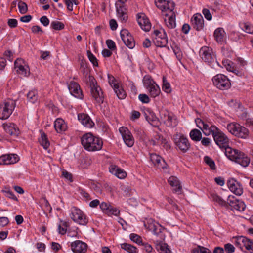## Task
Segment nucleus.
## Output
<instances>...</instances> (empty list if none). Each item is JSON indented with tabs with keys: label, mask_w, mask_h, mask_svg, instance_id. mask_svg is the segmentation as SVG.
I'll use <instances>...</instances> for the list:
<instances>
[{
	"label": "nucleus",
	"mask_w": 253,
	"mask_h": 253,
	"mask_svg": "<svg viewBox=\"0 0 253 253\" xmlns=\"http://www.w3.org/2000/svg\"><path fill=\"white\" fill-rule=\"evenodd\" d=\"M153 41L157 46L164 47L168 43V38L167 37H160L158 36L157 38H154Z\"/></svg>",
	"instance_id": "nucleus-36"
},
{
	"label": "nucleus",
	"mask_w": 253,
	"mask_h": 253,
	"mask_svg": "<svg viewBox=\"0 0 253 253\" xmlns=\"http://www.w3.org/2000/svg\"><path fill=\"white\" fill-rule=\"evenodd\" d=\"M170 14H169V13L165 14V15L166 16H169L168 18V20L166 19L165 20L166 24L167 26V27L169 28H173L176 26V23L175 21V18L173 17L174 13L173 12V11L172 12H169Z\"/></svg>",
	"instance_id": "nucleus-31"
},
{
	"label": "nucleus",
	"mask_w": 253,
	"mask_h": 253,
	"mask_svg": "<svg viewBox=\"0 0 253 253\" xmlns=\"http://www.w3.org/2000/svg\"><path fill=\"white\" fill-rule=\"evenodd\" d=\"M81 143L84 148L89 151H99L103 146L102 139L91 133H87L82 136Z\"/></svg>",
	"instance_id": "nucleus-2"
},
{
	"label": "nucleus",
	"mask_w": 253,
	"mask_h": 253,
	"mask_svg": "<svg viewBox=\"0 0 253 253\" xmlns=\"http://www.w3.org/2000/svg\"><path fill=\"white\" fill-rule=\"evenodd\" d=\"M91 94L92 97L97 103H102L103 101V92L101 91V88L98 85L93 87L90 89Z\"/></svg>",
	"instance_id": "nucleus-28"
},
{
	"label": "nucleus",
	"mask_w": 253,
	"mask_h": 253,
	"mask_svg": "<svg viewBox=\"0 0 253 253\" xmlns=\"http://www.w3.org/2000/svg\"><path fill=\"white\" fill-rule=\"evenodd\" d=\"M87 57L89 61L94 66L97 67L98 65L97 59L90 50L87 51Z\"/></svg>",
	"instance_id": "nucleus-50"
},
{
	"label": "nucleus",
	"mask_w": 253,
	"mask_h": 253,
	"mask_svg": "<svg viewBox=\"0 0 253 253\" xmlns=\"http://www.w3.org/2000/svg\"><path fill=\"white\" fill-rule=\"evenodd\" d=\"M240 126L238 123H231L227 125V129L230 133L236 136L237 132H238V129Z\"/></svg>",
	"instance_id": "nucleus-35"
},
{
	"label": "nucleus",
	"mask_w": 253,
	"mask_h": 253,
	"mask_svg": "<svg viewBox=\"0 0 253 253\" xmlns=\"http://www.w3.org/2000/svg\"><path fill=\"white\" fill-rule=\"evenodd\" d=\"M120 35L124 44L130 49L134 47L135 43L133 37L126 29H123L120 32Z\"/></svg>",
	"instance_id": "nucleus-12"
},
{
	"label": "nucleus",
	"mask_w": 253,
	"mask_h": 253,
	"mask_svg": "<svg viewBox=\"0 0 253 253\" xmlns=\"http://www.w3.org/2000/svg\"><path fill=\"white\" fill-rule=\"evenodd\" d=\"M3 128L6 132L11 136H17L20 131L17 126L12 123L3 124Z\"/></svg>",
	"instance_id": "nucleus-24"
},
{
	"label": "nucleus",
	"mask_w": 253,
	"mask_h": 253,
	"mask_svg": "<svg viewBox=\"0 0 253 253\" xmlns=\"http://www.w3.org/2000/svg\"><path fill=\"white\" fill-rule=\"evenodd\" d=\"M79 191L81 196V198L83 200L87 201L91 199L90 198V195L87 192H86L84 189H80Z\"/></svg>",
	"instance_id": "nucleus-54"
},
{
	"label": "nucleus",
	"mask_w": 253,
	"mask_h": 253,
	"mask_svg": "<svg viewBox=\"0 0 253 253\" xmlns=\"http://www.w3.org/2000/svg\"><path fill=\"white\" fill-rule=\"evenodd\" d=\"M174 143L183 152H187L190 147V144L186 137L182 134L176 133L173 136Z\"/></svg>",
	"instance_id": "nucleus-7"
},
{
	"label": "nucleus",
	"mask_w": 253,
	"mask_h": 253,
	"mask_svg": "<svg viewBox=\"0 0 253 253\" xmlns=\"http://www.w3.org/2000/svg\"><path fill=\"white\" fill-rule=\"evenodd\" d=\"M161 119L166 125L169 127H174L177 125L175 116L167 110L162 111L161 113Z\"/></svg>",
	"instance_id": "nucleus-10"
},
{
	"label": "nucleus",
	"mask_w": 253,
	"mask_h": 253,
	"mask_svg": "<svg viewBox=\"0 0 253 253\" xmlns=\"http://www.w3.org/2000/svg\"><path fill=\"white\" fill-rule=\"evenodd\" d=\"M162 89L164 91L167 93H169L171 91V88L170 84L167 81L166 77H163Z\"/></svg>",
	"instance_id": "nucleus-44"
},
{
	"label": "nucleus",
	"mask_w": 253,
	"mask_h": 253,
	"mask_svg": "<svg viewBox=\"0 0 253 253\" xmlns=\"http://www.w3.org/2000/svg\"><path fill=\"white\" fill-rule=\"evenodd\" d=\"M40 133L41 137L39 138V142L45 149H47L50 145L47 135L42 130L40 131Z\"/></svg>",
	"instance_id": "nucleus-32"
},
{
	"label": "nucleus",
	"mask_w": 253,
	"mask_h": 253,
	"mask_svg": "<svg viewBox=\"0 0 253 253\" xmlns=\"http://www.w3.org/2000/svg\"><path fill=\"white\" fill-rule=\"evenodd\" d=\"M28 101L31 103H35L38 99L37 91L36 90H31L27 94Z\"/></svg>",
	"instance_id": "nucleus-42"
},
{
	"label": "nucleus",
	"mask_w": 253,
	"mask_h": 253,
	"mask_svg": "<svg viewBox=\"0 0 253 253\" xmlns=\"http://www.w3.org/2000/svg\"><path fill=\"white\" fill-rule=\"evenodd\" d=\"M51 27L55 30H61L64 28V24L57 21H52L51 23Z\"/></svg>",
	"instance_id": "nucleus-48"
},
{
	"label": "nucleus",
	"mask_w": 253,
	"mask_h": 253,
	"mask_svg": "<svg viewBox=\"0 0 253 253\" xmlns=\"http://www.w3.org/2000/svg\"><path fill=\"white\" fill-rule=\"evenodd\" d=\"M225 32L222 28H217L214 32V37L217 42H223L225 40Z\"/></svg>",
	"instance_id": "nucleus-30"
},
{
	"label": "nucleus",
	"mask_w": 253,
	"mask_h": 253,
	"mask_svg": "<svg viewBox=\"0 0 253 253\" xmlns=\"http://www.w3.org/2000/svg\"><path fill=\"white\" fill-rule=\"evenodd\" d=\"M138 98L140 101L144 103H148L150 101L149 96L146 94H140Z\"/></svg>",
	"instance_id": "nucleus-56"
},
{
	"label": "nucleus",
	"mask_w": 253,
	"mask_h": 253,
	"mask_svg": "<svg viewBox=\"0 0 253 253\" xmlns=\"http://www.w3.org/2000/svg\"><path fill=\"white\" fill-rule=\"evenodd\" d=\"M202 13L205 18L208 20H211L212 19V15L208 9L204 8L202 11Z\"/></svg>",
	"instance_id": "nucleus-64"
},
{
	"label": "nucleus",
	"mask_w": 253,
	"mask_h": 253,
	"mask_svg": "<svg viewBox=\"0 0 253 253\" xmlns=\"http://www.w3.org/2000/svg\"><path fill=\"white\" fill-rule=\"evenodd\" d=\"M143 83L144 86L147 90L156 84V83L153 80L152 77L149 75H145L143 77Z\"/></svg>",
	"instance_id": "nucleus-33"
},
{
	"label": "nucleus",
	"mask_w": 253,
	"mask_h": 253,
	"mask_svg": "<svg viewBox=\"0 0 253 253\" xmlns=\"http://www.w3.org/2000/svg\"><path fill=\"white\" fill-rule=\"evenodd\" d=\"M19 160L17 155L11 154L3 155L0 157V165H10L16 163Z\"/></svg>",
	"instance_id": "nucleus-21"
},
{
	"label": "nucleus",
	"mask_w": 253,
	"mask_h": 253,
	"mask_svg": "<svg viewBox=\"0 0 253 253\" xmlns=\"http://www.w3.org/2000/svg\"><path fill=\"white\" fill-rule=\"evenodd\" d=\"M62 175L63 177H64L65 179L68 180L70 182H72V174L68 172L66 170H63L62 171Z\"/></svg>",
	"instance_id": "nucleus-62"
},
{
	"label": "nucleus",
	"mask_w": 253,
	"mask_h": 253,
	"mask_svg": "<svg viewBox=\"0 0 253 253\" xmlns=\"http://www.w3.org/2000/svg\"><path fill=\"white\" fill-rule=\"evenodd\" d=\"M111 205L108 204L106 202H102L100 204V207L103 212L106 214H107V211H109V209L110 208Z\"/></svg>",
	"instance_id": "nucleus-58"
},
{
	"label": "nucleus",
	"mask_w": 253,
	"mask_h": 253,
	"mask_svg": "<svg viewBox=\"0 0 253 253\" xmlns=\"http://www.w3.org/2000/svg\"><path fill=\"white\" fill-rule=\"evenodd\" d=\"M86 78V84L90 87V89L97 85V82L93 76L89 75L88 77Z\"/></svg>",
	"instance_id": "nucleus-46"
},
{
	"label": "nucleus",
	"mask_w": 253,
	"mask_h": 253,
	"mask_svg": "<svg viewBox=\"0 0 253 253\" xmlns=\"http://www.w3.org/2000/svg\"><path fill=\"white\" fill-rule=\"evenodd\" d=\"M211 198L212 200L217 203L219 205L225 207H228V201L226 202L225 200H224L221 197L218 196L217 194L215 193L211 194Z\"/></svg>",
	"instance_id": "nucleus-37"
},
{
	"label": "nucleus",
	"mask_w": 253,
	"mask_h": 253,
	"mask_svg": "<svg viewBox=\"0 0 253 253\" xmlns=\"http://www.w3.org/2000/svg\"><path fill=\"white\" fill-rule=\"evenodd\" d=\"M150 159L152 163L159 169H164L167 168V164L165 160L156 154H151Z\"/></svg>",
	"instance_id": "nucleus-23"
},
{
	"label": "nucleus",
	"mask_w": 253,
	"mask_h": 253,
	"mask_svg": "<svg viewBox=\"0 0 253 253\" xmlns=\"http://www.w3.org/2000/svg\"><path fill=\"white\" fill-rule=\"evenodd\" d=\"M145 228L150 231H152L155 235H158L164 229L163 227L158 223L155 222L152 219H149L146 223H144Z\"/></svg>",
	"instance_id": "nucleus-18"
},
{
	"label": "nucleus",
	"mask_w": 253,
	"mask_h": 253,
	"mask_svg": "<svg viewBox=\"0 0 253 253\" xmlns=\"http://www.w3.org/2000/svg\"><path fill=\"white\" fill-rule=\"evenodd\" d=\"M244 29L245 32L248 33H253V26L248 23H245L244 24Z\"/></svg>",
	"instance_id": "nucleus-63"
},
{
	"label": "nucleus",
	"mask_w": 253,
	"mask_h": 253,
	"mask_svg": "<svg viewBox=\"0 0 253 253\" xmlns=\"http://www.w3.org/2000/svg\"><path fill=\"white\" fill-rule=\"evenodd\" d=\"M213 85L218 89L225 90L229 89L231 86L230 80L225 75L218 74L212 78Z\"/></svg>",
	"instance_id": "nucleus-4"
},
{
	"label": "nucleus",
	"mask_w": 253,
	"mask_h": 253,
	"mask_svg": "<svg viewBox=\"0 0 253 253\" xmlns=\"http://www.w3.org/2000/svg\"><path fill=\"white\" fill-rule=\"evenodd\" d=\"M120 214V210L116 208L110 206L109 211H107V214L109 216L114 215L115 216H118Z\"/></svg>",
	"instance_id": "nucleus-53"
},
{
	"label": "nucleus",
	"mask_w": 253,
	"mask_h": 253,
	"mask_svg": "<svg viewBox=\"0 0 253 253\" xmlns=\"http://www.w3.org/2000/svg\"><path fill=\"white\" fill-rule=\"evenodd\" d=\"M200 55L203 61L207 63L211 68L216 69L220 65L216 60V56L212 49L208 46H203L200 50Z\"/></svg>",
	"instance_id": "nucleus-3"
},
{
	"label": "nucleus",
	"mask_w": 253,
	"mask_h": 253,
	"mask_svg": "<svg viewBox=\"0 0 253 253\" xmlns=\"http://www.w3.org/2000/svg\"><path fill=\"white\" fill-rule=\"evenodd\" d=\"M205 163L208 165L211 169L215 170L216 169L215 164L214 161L208 156H205L204 158Z\"/></svg>",
	"instance_id": "nucleus-47"
},
{
	"label": "nucleus",
	"mask_w": 253,
	"mask_h": 253,
	"mask_svg": "<svg viewBox=\"0 0 253 253\" xmlns=\"http://www.w3.org/2000/svg\"><path fill=\"white\" fill-rule=\"evenodd\" d=\"M222 64L226 68L228 71L235 73L237 75L238 74L236 71L239 72L238 71L235 70L234 67L232 66L233 63L228 60H225L222 61Z\"/></svg>",
	"instance_id": "nucleus-45"
},
{
	"label": "nucleus",
	"mask_w": 253,
	"mask_h": 253,
	"mask_svg": "<svg viewBox=\"0 0 253 253\" xmlns=\"http://www.w3.org/2000/svg\"><path fill=\"white\" fill-rule=\"evenodd\" d=\"M249 135V130L245 127L241 125L238 129V132H237L236 136L242 139H246L248 137Z\"/></svg>",
	"instance_id": "nucleus-38"
},
{
	"label": "nucleus",
	"mask_w": 253,
	"mask_h": 253,
	"mask_svg": "<svg viewBox=\"0 0 253 253\" xmlns=\"http://www.w3.org/2000/svg\"><path fill=\"white\" fill-rule=\"evenodd\" d=\"M71 218L80 225H85L88 223V219L84 213L76 207L71 208L70 214Z\"/></svg>",
	"instance_id": "nucleus-6"
},
{
	"label": "nucleus",
	"mask_w": 253,
	"mask_h": 253,
	"mask_svg": "<svg viewBox=\"0 0 253 253\" xmlns=\"http://www.w3.org/2000/svg\"><path fill=\"white\" fill-rule=\"evenodd\" d=\"M169 185L173 187V191L178 194L182 193V187L177 177L171 176L168 179Z\"/></svg>",
	"instance_id": "nucleus-25"
},
{
	"label": "nucleus",
	"mask_w": 253,
	"mask_h": 253,
	"mask_svg": "<svg viewBox=\"0 0 253 253\" xmlns=\"http://www.w3.org/2000/svg\"><path fill=\"white\" fill-rule=\"evenodd\" d=\"M129 237L130 240L133 242H135L139 245L142 244V241L141 237L138 235L134 233H131L130 234Z\"/></svg>",
	"instance_id": "nucleus-51"
},
{
	"label": "nucleus",
	"mask_w": 253,
	"mask_h": 253,
	"mask_svg": "<svg viewBox=\"0 0 253 253\" xmlns=\"http://www.w3.org/2000/svg\"><path fill=\"white\" fill-rule=\"evenodd\" d=\"M227 185L231 192L235 194L240 196L242 194L243 189L240 183L234 178L228 180Z\"/></svg>",
	"instance_id": "nucleus-15"
},
{
	"label": "nucleus",
	"mask_w": 253,
	"mask_h": 253,
	"mask_svg": "<svg viewBox=\"0 0 253 253\" xmlns=\"http://www.w3.org/2000/svg\"><path fill=\"white\" fill-rule=\"evenodd\" d=\"M18 7L19 10V12L21 14H25L28 11V7L27 4L20 0L19 1Z\"/></svg>",
	"instance_id": "nucleus-49"
},
{
	"label": "nucleus",
	"mask_w": 253,
	"mask_h": 253,
	"mask_svg": "<svg viewBox=\"0 0 253 253\" xmlns=\"http://www.w3.org/2000/svg\"><path fill=\"white\" fill-rule=\"evenodd\" d=\"M235 245L242 250L245 249L253 253V241L244 236L238 237L235 241Z\"/></svg>",
	"instance_id": "nucleus-8"
},
{
	"label": "nucleus",
	"mask_w": 253,
	"mask_h": 253,
	"mask_svg": "<svg viewBox=\"0 0 253 253\" xmlns=\"http://www.w3.org/2000/svg\"><path fill=\"white\" fill-rule=\"evenodd\" d=\"M72 251L75 253H84L87 251V244L80 240H76L71 244Z\"/></svg>",
	"instance_id": "nucleus-20"
},
{
	"label": "nucleus",
	"mask_w": 253,
	"mask_h": 253,
	"mask_svg": "<svg viewBox=\"0 0 253 253\" xmlns=\"http://www.w3.org/2000/svg\"><path fill=\"white\" fill-rule=\"evenodd\" d=\"M156 248L160 253H167L169 251L167 244L162 242L156 244Z\"/></svg>",
	"instance_id": "nucleus-43"
},
{
	"label": "nucleus",
	"mask_w": 253,
	"mask_h": 253,
	"mask_svg": "<svg viewBox=\"0 0 253 253\" xmlns=\"http://www.w3.org/2000/svg\"><path fill=\"white\" fill-rule=\"evenodd\" d=\"M114 91L117 96L120 99H123L126 97V92L122 87L119 86L117 84H114Z\"/></svg>",
	"instance_id": "nucleus-34"
},
{
	"label": "nucleus",
	"mask_w": 253,
	"mask_h": 253,
	"mask_svg": "<svg viewBox=\"0 0 253 253\" xmlns=\"http://www.w3.org/2000/svg\"><path fill=\"white\" fill-rule=\"evenodd\" d=\"M150 97L155 98L159 96L161 93V90L159 86L156 84L147 90Z\"/></svg>",
	"instance_id": "nucleus-39"
},
{
	"label": "nucleus",
	"mask_w": 253,
	"mask_h": 253,
	"mask_svg": "<svg viewBox=\"0 0 253 253\" xmlns=\"http://www.w3.org/2000/svg\"><path fill=\"white\" fill-rule=\"evenodd\" d=\"M137 21L143 30L147 32L151 29V23L145 14L143 13H138L137 14Z\"/></svg>",
	"instance_id": "nucleus-16"
},
{
	"label": "nucleus",
	"mask_w": 253,
	"mask_h": 253,
	"mask_svg": "<svg viewBox=\"0 0 253 253\" xmlns=\"http://www.w3.org/2000/svg\"><path fill=\"white\" fill-rule=\"evenodd\" d=\"M79 121L86 127L91 128L94 124L90 117L86 114L80 113L78 115Z\"/></svg>",
	"instance_id": "nucleus-26"
},
{
	"label": "nucleus",
	"mask_w": 253,
	"mask_h": 253,
	"mask_svg": "<svg viewBox=\"0 0 253 253\" xmlns=\"http://www.w3.org/2000/svg\"><path fill=\"white\" fill-rule=\"evenodd\" d=\"M16 106L15 102L13 100H8L0 105V119H8Z\"/></svg>",
	"instance_id": "nucleus-5"
},
{
	"label": "nucleus",
	"mask_w": 253,
	"mask_h": 253,
	"mask_svg": "<svg viewBox=\"0 0 253 253\" xmlns=\"http://www.w3.org/2000/svg\"><path fill=\"white\" fill-rule=\"evenodd\" d=\"M190 137L194 141H199L202 139V133L199 130L194 129L190 131Z\"/></svg>",
	"instance_id": "nucleus-41"
},
{
	"label": "nucleus",
	"mask_w": 253,
	"mask_h": 253,
	"mask_svg": "<svg viewBox=\"0 0 253 253\" xmlns=\"http://www.w3.org/2000/svg\"><path fill=\"white\" fill-rule=\"evenodd\" d=\"M155 2L156 6L163 12H172L174 8L173 2L166 1L165 0H155Z\"/></svg>",
	"instance_id": "nucleus-14"
},
{
	"label": "nucleus",
	"mask_w": 253,
	"mask_h": 253,
	"mask_svg": "<svg viewBox=\"0 0 253 253\" xmlns=\"http://www.w3.org/2000/svg\"><path fill=\"white\" fill-rule=\"evenodd\" d=\"M14 67L18 74L24 77H28L30 75L29 67L23 59H17L14 62Z\"/></svg>",
	"instance_id": "nucleus-9"
},
{
	"label": "nucleus",
	"mask_w": 253,
	"mask_h": 253,
	"mask_svg": "<svg viewBox=\"0 0 253 253\" xmlns=\"http://www.w3.org/2000/svg\"><path fill=\"white\" fill-rule=\"evenodd\" d=\"M201 130H202L203 133L206 136H208L211 134L210 126L209 125L206 123H205L204 124Z\"/></svg>",
	"instance_id": "nucleus-60"
},
{
	"label": "nucleus",
	"mask_w": 253,
	"mask_h": 253,
	"mask_svg": "<svg viewBox=\"0 0 253 253\" xmlns=\"http://www.w3.org/2000/svg\"><path fill=\"white\" fill-rule=\"evenodd\" d=\"M109 171L120 179H123L126 176V172L115 165H111L109 168Z\"/></svg>",
	"instance_id": "nucleus-27"
},
{
	"label": "nucleus",
	"mask_w": 253,
	"mask_h": 253,
	"mask_svg": "<svg viewBox=\"0 0 253 253\" xmlns=\"http://www.w3.org/2000/svg\"><path fill=\"white\" fill-rule=\"evenodd\" d=\"M213 137L215 143L220 148L225 149V154L229 159L244 167L249 165L250 162V158L241 151L230 147L229 139L224 133L217 132Z\"/></svg>",
	"instance_id": "nucleus-1"
},
{
	"label": "nucleus",
	"mask_w": 253,
	"mask_h": 253,
	"mask_svg": "<svg viewBox=\"0 0 253 253\" xmlns=\"http://www.w3.org/2000/svg\"><path fill=\"white\" fill-rule=\"evenodd\" d=\"M3 192L4 193V195L9 198H10V199H12L15 201H18V199L14 195V193L10 191V190H7V191H3Z\"/></svg>",
	"instance_id": "nucleus-57"
},
{
	"label": "nucleus",
	"mask_w": 253,
	"mask_h": 253,
	"mask_svg": "<svg viewBox=\"0 0 253 253\" xmlns=\"http://www.w3.org/2000/svg\"><path fill=\"white\" fill-rule=\"evenodd\" d=\"M55 129L58 133H62L67 129V126L64 121L61 118L57 119L54 124Z\"/></svg>",
	"instance_id": "nucleus-29"
},
{
	"label": "nucleus",
	"mask_w": 253,
	"mask_h": 253,
	"mask_svg": "<svg viewBox=\"0 0 253 253\" xmlns=\"http://www.w3.org/2000/svg\"><path fill=\"white\" fill-rule=\"evenodd\" d=\"M228 205H230L235 210L243 211L246 208L244 202L237 199H235L233 196H229L227 199Z\"/></svg>",
	"instance_id": "nucleus-17"
},
{
	"label": "nucleus",
	"mask_w": 253,
	"mask_h": 253,
	"mask_svg": "<svg viewBox=\"0 0 253 253\" xmlns=\"http://www.w3.org/2000/svg\"><path fill=\"white\" fill-rule=\"evenodd\" d=\"M127 0H118L120 4H115L117 13L120 20L123 22H126L127 20V9L125 6V3Z\"/></svg>",
	"instance_id": "nucleus-11"
},
{
	"label": "nucleus",
	"mask_w": 253,
	"mask_h": 253,
	"mask_svg": "<svg viewBox=\"0 0 253 253\" xmlns=\"http://www.w3.org/2000/svg\"><path fill=\"white\" fill-rule=\"evenodd\" d=\"M235 247L230 244L227 243L224 245V250L226 253H233L235 251Z\"/></svg>",
	"instance_id": "nucleus-55"
},
{
	"label": "nucleus",
	"mask_w": 253,
	"mask_h": 253,
	"mask_svg": "<svg viewBox=\"0 0 253 253\" xmlns=\"http://www.w3.org/2000/svg\"><path fill=\"white\" fill-rule=\"evenodd\" d=\"M70 93L74 97L82 99L83 95L79 84L74 82H71L68 85Z\"/></svg>",
	"instance_id": "nucleus-22"
},
{
	"label": "nucleus",
	"mask_w": 253,
	"mask_h": 253,
	"mask_svg": "<svg viewBox=\"0 0 253 253\" xmlns=\"http://www.w3.org/2000/svg\"><path fill=\"white\" fill-rule=\"evenodd\" d=\"M119 132L125 144L128 147H132L134 145V140L130 131L126 127L122 126L119 128Z\"/></svg>",
	"instance_id": "nucleus-13"
},
{
	"label": "nucleus",
	"mask_w": 253,
	"mask_h": 253,
	"mask_svg": "<svg viewBox=\"0 0 253 253\" xmlns=\"http://www.w3.org/2000/svg\"><path fill=\"white\" fill-rule=\"evenodd\" d=\"M153 35H154V36H153L154 38H157L158 36L160 37H167L166 32L165 31V30L163 29L154 30L153 32Z\"/></svg>",
	"instance_id": "nucleus-52"
},
{
	"label": "nucleus",
	"mask_w": 253,
	"mask_h": 253,
	"mask_svg": "<svg viewBox=\"0 0 253 253\" xmlns=\"http://www.w3.org/2000/svg\"><path fill=\"white\" fill-rule=\"evenodd\" d=\"M192 26L197 31H200L204 26V21L201 14H194L191 19Z\"/></svg>",
	"instance_id": "nucleus-19"
},
{
	"label": "nucleus",
	"mask_w": 253,
	"mask_h": 253,
	"mask_svg": "<svg viewBox=\"0 0 253 253\" xmlns=\"http://www.w3.org/2000/svg\"><path fill=\"white\" fill-rule=\"evenodd\" d=\"M8 25L11 28H15L17 26V20L15 19H9L7 22Z\"/></svg>",
	"instance_id": "nucleus-61"
},
{
	"label": "nucleus",
	"mask_w": 253,
	"mask_h": 253,
	"mask_svg": "<svg viewBox=\"0 0 253 253\" xmlns=\"http://www.w3.org/2000/svg\"><path fill=\"white\" fill-rule=\"evenodd\" d=\"M106 43L108 48L110 50H113L116 48L115 43L112 40H106Z\"/></svg>",
	"instance_id": "nucleus-59"
},
{
	"label": "nucleus",
	"mask_w": 253,
	"mask_h": 253,
	"mask_svg": "<svg viewBox=\"0 0 253 253\" xmlns=\"http://www.w3.org/2000/svg\"><path fill=\"white\" fill-rule=\"evenodd\" d=\"M121 248L130 253H138V250L136 247L127 243H123L121 244Z\"/></svg>",
	"instance_id": "nucleus-40"
}]
</instances>
